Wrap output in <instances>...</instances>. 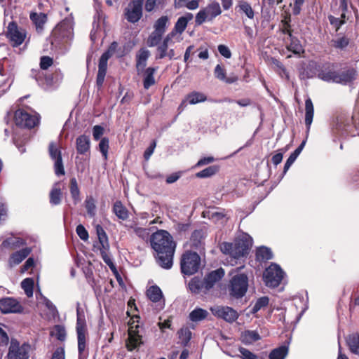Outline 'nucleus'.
Wrapping results in <instances>:
<instances>
[{
  "label": "nucleus",
  "mask_w": 359,
  "mask_h": 359,
  "mask_svg": "<svg viewBox=\"0 0 359 359\" xmlns=\"http://www.w3.org/2000/svg\"><path fill=\"white\" fill-rule=\"evenodd\" d=\"M151 245L156 252V262L165 269L172 266L176 245L171 235L165 230L154 233L150 239Z\"/></svg>",
  "instance_id": "1"
},
{
  "label": "nucleus",
  "mask_w": 359,
  "mask_h": 359,
  "mask_svg": "<svg viewBox=\"0 0 359 359\" xmlns=\"http://www.w3.org/2000/svg\"><path fill=\"white\" fill-rule=\"evenodd\" d=\"M252 245V238L247 233L236 238L233 243L224 242L221 244L222 253L229 255L234 259H240L248 255Z\"/></svg>",
  "instance_id": "2"
},
{
  "label": "nucleus",
  "mask_w": 359,
  "mask_h": 359,
  "mask_svg": "<svg viewBox=\"0 0 359 359\" xmlns=\"http://www.w3.org/2000/svg\"><path fill=\"white\" fill-rule=\"evenodd\" d=\"M201 266V257L194 252L187 251L181 258L180 268L183 274L191 276L196 273Z\"/></svg>",
  "instance_id": "3"
},
{
  "label": "nucleus",
  "mask_w": 359,
  "mask_h": 359,
  "mask_svg": "<svg viewBox=\"0 0 359 359\" xmlns=\"http://www.w3.org/2000/svg\"><path fill=\"white\" fill-rule=\"evenodd\" d=\"M169 25L170 19L167 15H163L155 21L153 26L154 31L147 39V43L149 47H154L160 43Z\"/></svg>",
  "instance_id": "4"
},
{
  "label": "nucleus",
  "mask_w": 359,
  "mask_h": 359,
  "mask_svg": "<svg viewBox=\"0 0 359 359\" xmlns=\"http://www.w3.org/2000/svg\"><path fill=\"white\" fill-rule=\"evenodd\" d=\"M248 288V278L241 273L232 277L229 285V295L234 299H240L245 295Z\"/></svg>",
  "instance_id": "5"
},
{
  "label": "nucleus",
  "mask_w": 359,
  "mask_h": 359,
  "mask_svg": "<svg viewBox=\"0 0 359 359\" xmlns=\"http://www.w3.org/2000/svg\"><path fill=\"white\" fill-rule=\"evenodd\" d=\"M222 13L220 4L212 1L205 7L201 8L195 17L196 25H201L205 21H212Z\"/></svg>",
  "instance_id": "6"
},
{
  "label": "nucleus",
  "mask_w": 359,
  "mask_h": 359,
  "mask_svg": "<svg viewBox=\"0 0 359 359\" xmlns=\"http://www.w3.org/2000/svg\"><path fill=\"white\" fill-rule=\"evenodd\" d=\"M284 275L285 273L280 266L276 263H272L265 269L263 278L266 286L277 287L280 284Z\"/></svg>",
  "instance_id": "7"
},
{
  "label": "nucleus",
  "mask_w": 359,
  "mask_h": 359,
  "mask_svg": "<svg viewBox=\"0 0 359 359\" xmlns=\"http://www.w3.org/2000/svg\"><path fill=\"white\" fill-rule=\"evenodd\" d=\"M52 36L55 41L71 40L73 37V19L67 18L60 22L53 29Z\"/></svg>",
  "instance_id": "8"
},
{
  "label": "nucleus",
  "mask_w": 359,
  "mask_h": 359,
  "mask_svg": "<svg viewBox=\"0 0 359 359\" xmlns=\"http://www.w3.org/2000/svg\"><path fill=\"white\" fill-rule=\"evenodd\" d=\"M31 346L28 343L20 344L17 339H12L8 353V359H28Z\"/></svg>",
  "instance_id": "9"
},
{
  "label": "nucleus",
  "mask_w": 359,
  "mask_h": 359,
  "mask_svg": "<svg viewBox=\"0 0 359 359\" xmlns=\"http://www.w3.org/2000/svg\"><path fill=\"white\" fill-rule=\"evenodd\" d=\"M14 119L17 126L25 128H32L39 122L37 115L31 114L22 109L15 111Z\"/></svg>",
  "instance_id": "10"
},
{
  "label": "nucleus",
  "mask_w": 359,
  "mask_h": 359,
  "mask_svg": "<svg viewBox=\"0 0 359 359\" xmlns=\"http://www.w3.org/2000/svg\"><path fill=\"white\" fill-rule=\"evenodd\" d=\"M6 36L12 46L17 47L24 42L26 32L23 29L18 27L14 21H12L8 23L7 27Z\"/></svg>",
  "instance_id": "11"
},
{
  "label": "nucleus",
  "mask_w": 359,
  "mask_h": 359,
  "mask_svg": "<svg viewBox=\"0 0 359 359\" xmlns=\"http://www.w3.org/2000/svg\"><path fill=\"white\" fill-rule=\"evenodd\" d=\"M144 0H133L126 8L125 15L126 20L131 22H138L142 17V7Z\"/></svg>",
  "instance_id": "12"
},
{
  "label": "nucleus",
  "mask_w": 359,
  "mask_h": 359,
  "mask_svg": "<svg viewBox=\"0 0 359 359\" xmlns=\"http://www.w3.org/2000/svg\"><path fill=\"white\" fill-rule=\"evenodd\" d=\"M49 154L53 161H54V170L57 176L64 175L65 168L62 163V154L59 147L53 142L49 144Z\"/></svg>",
  "instance_id": "13"
},
{
  "label": "nucleus",
  "mask_w": 359,
  "mask_h": 359,
  "mask_svg": "<svg viewBox=\"0 0 359 359\" xmlns=\"http://www.w3.org/2000/svg\"><path fill=\"white\" fill-rule=\"evenodd\" d=\"M212 314L219 318L224 319L228 323H233L238 318V312L229 306H215L211 308Z\"/></svg>",
  "instance_id": "14"
},
{
  "label": "nucleus",
  "mask_w": 359,
  "mask_h": 359,
  "mask_svg": "<svg viewBox=\"0 0 359 359\" xmlns=\"http://www.w3.org/2000/svg\"><path fill=\"white\" fill-rule=\"evenodd\" d=\"M142 327H140L138 325L135 327H130L128 330V339L127 342V347L129 351H133L143 344L142 334Z\"/></svg>",
  "instance_id": "15"
},
{
  "label": "nucleus",
  "mask_w": 359,
  "mask_h": 359,
  "mask_svg": "<svg viewBox=\"0 0 359 359\" xmlns=\"http://www.w3.org/2000/svg\"><path fill=\"white\" fill-rule=\"evenodd\" d=\"M0 311L3 313H18L22 312L23 308L16 299L6 297L0 299Z\"/></svg>",
  "instance_id": "16"
},
{
  "label": "nucleus",
  "mask_w": 359,
  "mask_h": 359,
  "mask_svg": "<svg viewBox=\"0 0 359 359\" xmlns=\"http://www.w3.org/2000/svg\"><path fill=\"white\" fill-rule=\"evenodd\" d=\"M111 55V54L109 50L105 51L99 60L98 72L96 79V84L98 88H101L103 85L107 73L108 60Z\"/></svg>",
  "instance_id": "17"
},
{
  "label": "nucleus",
  "mask_w": 359,
  "mask_h": 359,
  "mask_svg": "<svg viewBox=\"0 0 359 359\" xmlns=\"http://www.w3.org/2000/svg\"><path fill=\"white\" fill-rule=\"evenodd\" d=\"M224 271L222 268L208 273L203 280L204 290L205 291L210 290L217 282L219 281L224 277Z\"/></svg>",
  "instance_id": "18"
},
{
  "label": "nucleus",
  "mask_w": 359,
  "mask_h": 359,
  "mask_svg": "<svg viewBox=\"0 0 359 359\" xmlns=\"http://www.w3.org/2000/svg\"><path fill=\"white\" fill-rule=\"evenodd\" d=\"M30 248H24L18 251L12 253L8 259L11 266H15L21 263L31 252Z\"/></svg>",
  "instance_id": "19"
},
{
  "label": "nucleus",
  "mask_w": 359,
  "mask_h": 359,
  "mask_svg": "<svg viewBox=\"0 0 359 359\" xmlns=\"http://www.w3.org/2000/svg\"><path fill=\"white\" fill-rule=\"evenodd\" d=\"M337 76V72L329 66L323 67L318 73V77L327 83H336Z\"/></svg>",
  "instance_id": "20"
},
{
  "label": "nucleus",
  "mask_w": 359,
  "mask_h": 359,
  "mask_svg": "<svg viewBox=\"0 0 359 359\" xmlns=\"http://www.w3.org/2000/svg\"><path fill=\"white\" fill-rule=\"evenodd\" d=\"M357 76V72L353 68L348 69L346 71L338 72L337 76L336 83H341L346 85L348 83L352 82L355 79Z\"/></svg>",
  "instance_id": "21"
},
{
  "label": "nucleus",
  "mask_w": 359,
  "mask_h": 359,
  "mask_svg": "<svg viewBox=\"0 0 359 359\" xmlns=\"http://www.w3.org/2000/svg\"><path fill=\"white\" fill-rule=\"evenodd\" d=\"M76 148L77 153L79 154H85L90 151V140L89 136L81 135L76 140Z\"/></svg>",
  "instance_id": "22"
},
{
  "label": "nucleus",
  "mask_w": 359,
  "mask_h": 359,
  "mask_svg": "<svg viewBox=\"0 0 359 359\" xmlns=\"http://www.w3.org/2000/svg\"><path fill=\"white\" fill-rule=\"evenodd\" d=\"M314 115V108L312 100L308 97L305 100V124L306 126V133L308 134L313 121Z\"/></svg>",
  "instance_id": "23"
},
{
  "label": "nucleus",
  "mask_w": 359,
  "mask_h": 359,
  "mask_svg": "<svg viewBox=\"0 0 359 359\" xmlns=\"http://www.w3.org/2000/svg\"><path fill=\"white\" fill-rule=\"evenodd\" d=\"M157 70V67H148L143 71V86L144 88L148 90L151 86L156 83L154 74Z\"/></svg>",
  "instance_id": "24"
},
{
  "label": "nucleus",
  "mask_w": 359,
  "mask_h": 359,
  "mask_svg": "<svg viewBox=\"0 0 359 359\" xmlns=\"http://www.w3.org/2000/svg\"><path fill=\"white\" fill-rule=\"evenodd\" d=\"M194 18L191 13H186L183 16H181L177 20L173 30L178 34H182L186 29L187 24Z\"/></svg>",
  "instance_id": "25"
},
{
  "label": "nucleus",
  "mask_w": 359,
  "mask_h": 359,
  "mask_svg": "<svg viewBox=\"0 0 359 359\" xmlns=\"http://www.w3.org/2000/svg\"><path fill=\"white\" fill-rule=\"evenodd\" d=\"M112 212L121 220L125 221L129 217L128 209L123 205L121 201H116L112 208Z\"/></svg>",
  "instance_id": "26"
},
{
  "label": "nucleus",
  "mask_w": 359,
  "mask_h": 359,
  "mask_svg": "<svg viewBox=\"0 0 359 359\" xmlns=\"http://www.w3.org/2000/svg\"><path fill=\"white\" fill-rule=\"evenodd\" d=\"M207 213L208 214L209 219L216 224H222L227 220L226 215L224 210L213 209L209 210Z\"/></svg>",
  "instance_id": "27"
},
{
  "label": "nucleus",
  "mask_w": 359,
  "mask_h": 359,
  "mask_svg": "<svg viewBox=\"0 0 359 359\" xmlns=\"http://www.w3.org/2000/svg\"><path fill=\"white\" fill-rule=\"evenodd\" d=\"M149 51L147 49L142 48L140 50L136 56V67L140 74V69L143 70L147 66V61L149 57Z\"/></svg>",
  "instance_id": "28"
},
{
  "label": "nucleus",
  "mask_w": 359,
  "mask_h": 359,
  "mask_svg": "<svg viewBox=\"0 0 359 359\" xmlns=\"http://www.w3.org/2000/svg\"><path fill=\"white\" fill-rule=\"evenodd\" d=\"M261 337L256 330H245L241 334V341L245 344H252L259 340Z\"/></svg>",
  "instance_id": "29"
},
{
  "label": "nucleus",
  "mask_w": 359,
  "mask_h": 359,
  "mask_svg": "<svg viewBox=\"0 0 359 359\" xmlns=\"http://www.w3.org/2000/svg\"><path fill=\"white\" fill-rule=\"evenodd\" d=\"M95 230L101 247L104 250H108L109 248V244L105 231L100 224L96 225Z\"/></svg>",
  "instance_id": "30"
},
{
  "label": "nucleus",
  "mask_w": 359,
  "mask_h": 359,
  "mask_svg": "<svg viewBox=\"0 0 359 359\" xmlns=\"http://www.w3.org/2000/svg\"><path fill=\"white\" fill-rule=\"evenodd\" d=\"M13 81V76L11 74H7L4 69L0 70V88H4L3 92L9 89Z\"/></svg>",
  "instance_id": "31"
},
{
  "label": "nucleus",
  "mask_w": 359,
  "mask_h": 359,
  "mask_svg": "<svg viewBox=\"0 0 359 359\" xmlns=\"http://www.w3.org/2000/svg\"><path fill=\"white\" fill-rule=\"evenodd\" d=\"M288 354V346L286 345L280 346L273 349L269 355V359H285Z\"/></svg>",
  "instance_id": "32"
},
{
  "label": "nucleus",
  "mask_w": 359,
  "mask_h": 359,
  "mask_svg": "<svg viewBox=\"0 0 359 359\" xmlns=\"http://www.w3.org/2000/svg\"><path fill=\"white\" fill-rule=\"evenodd\" d=\"M346 343L351 351L358 354L359 351V334L353 333L349 334L346 339Z\"/></svg>",
  "instance_id": "33"
},
{
  "label": "nucleus",
  "mask_w": 359,
  "mask_h": 359,
  "mask_svg": "<svg viewBox=\"0 0 359 359\" xmlns=\"http://www.w3.org/2000/svg\"><path fill=\"white\" fill-rule=\"evenodd\" d=\"M208 312L201 308H196L189 315V320L192 322L201 321L207 318Z\"/></svg>",
  "instance_id": "34"
},
{
  "label": "nucleus",
  "mask_w": 359,
  "mask_h": 359,
  "mask_svg": "<svg viewBox=\"0 0 359 359\" xmlns=\"http://www.w3.org/2000/svg\"><path fill=\"white\" fill-rule=\"evenodd\" d=\"M206 100V95L204 93L198 91H193L187 95V100H188V104H196L203 102Z\"/></svg>",
  "instance_id": "35"
},
{
  "label": "nucleus",
  "mask_w": 359,
  "mask_h": 359,
  "mask_svg": "<svg viewBox=\"0 0 359 359\" xmlns=\"http://www.w3.org/2000/svg\"><path fill=\"white\" fill-rule=\"evenodd\" d=\"M58 183L55 184L50 192V203L52 205H57L61 203L62 191L58 187Z\"/></svg>",
  "instance_id": "36"
},
{
  "label": "nucleus",
  "mask_w": 359,
  "mask_h": 359,
  "mask_svg": "<svg viewBox=\"0 0 359 359\" xmlns=\"http://www.w3.org/2000/svg\"><path fill=\"white\" fill-rule=\"evenodd\" d=\"M256 257L259 261H267L273 258V253L269 248L261 246L257 249Z\"/></svg>",
  "instance_id": "37"
},
{
  "label": "nucleus",
  "mask_w": 359,
  "mask_h": 359,
  "mask_svg": "<svg viewBox=\"0 0 359 359\" xmlns=\"http://www.w3.org/2000/svg\"><path fill=\"white\" fill-rule=\"evenodd\" d=\"M2 244L4 247L16 248L25 245L27 243L23 238L19 237H10L4 240Z\"/></svg>",
  "instance_id": "38"
},
{
  "label": "nucleus",
  "mask_w": 359,
  "mask_h": 359,
  "mask_svg": "<svg viewBox=\"0 0 359 359\" xmlns=\"http://www.w3.org/2000/svg\"><path fill=\"white\" fill-rule=\"evenodd\" d=\"M147 295L153 302H157L163 297L162 291L157 285L150 287L147 291Z\"/></svg>",
  "instance_id": "39"
},
{
  "label": "nucleus",
  "mask_w": 359,
  "mask_h": 359,
  "mask_svg": "<svg viewBox=\"0 0 359 359\" xmlns=\"http://www.w3.org/2000/svg\"><path fill=\"white\" fill-rule=\"evenodd\" d=\"M180 343L183 346H187L192 336V333L188 327H182L177 332Z\"/></svg>",
  "instance_id": "40"
},
{
  "label": "nucleus",
  "mask_w": 359,
  "mask_h": 359,
  "mask_svg": "<svg viewBox=\"0 0 359 359\" xmlns=\"http://www.w3.org/2000/svg\"><path fill=\"white\" fill-rule=\"evenodd\" d=\"M237 8H238L240 12L245 13L248 18L252 19L254 18V11L248 2L241 0L238 2Z\"/></svg>",
  "instance_id": "41"
},
{
  "label": "nucleus",
  "mask_w": 359,
  "mask_h": 359,
  "mask_svg": "<svg viewBox=\"0 0 359 359\" xmlns=\"http://www.w3.org/2000/svg\"><path fill=\"white\" fill-rule=\"evenodd\" d=\"M188 286L190 291L194 294H198L203 289H204L203 280H201L197 277L193 278L189 281Z\"/></svg>",
  "instance_id": "42"
},
{
  "label": "nucleus",
  "mask_w": 359,
  "mask_h": 359,
  "mask_svg": "<svg viewBox=\"0 0 359 359\" xmlns=\"http://www.w3.org/2000/svg\"><path fill=\"white\" fill-rule=\"evenodd\" d=\"M70 194L75 203L80 201V191L75 177L70 180Z\"/></svg>",
  "instance_id": "43"
},
{
  "label": "nucleus",
  "mask_w": 359,
  "mask_h": 359,
  "mask_svg": "<svg viewBox=\"0 0 359 359\" xmlns=\"http://www.w3.org/2000/svg\"><path fill=\"white\" fill-rule=\"evenodd\" d=\"M269 303V298L266 296L259 297L257 299L255 305L253 306L251 313L255 314L262 309L266 307Z\"/></svg>",
  "instance_id": "44"
},
{
  "label": "nucleus",
  "mask_w": 359,
  "mask_h": 359,
  "mask_svg": "<svg viewBox=\"0 0 359 359\" xmlns=\"http://www.w3.org/2000/svg\"><path fill=\"white\" fill-rule=\"evenodd\" d=\"M21 287L28 297L33 296L34 280L31 278L24 279L21 283Z\"/></svg>",
  "instance_id": "45"
},
{
  "label": "nucleus",
  "mask_w": 359,
  "mask_h": 359,
  "mask_svg": "<svg viewBox=\"0 0 359 359\" xmlns=\"http://www.w3.org/2000/svg\"><path fill=\"white\" fill-rule=\"evenodd\" d=\"M85 207L88 215L90 217H93L96 214L95 201L92 196H88L85 201Z\"/></svg>",
  "instance_id": "46"
},
{
  "label": "nucleus",
  "mask_w": 359,
  "mask_h": 359,
  "mask_svg": "<svg viewBox=\"0 0 359 359\" xmlns=\"http://www.w3.org/2000/svg\"><path fill=\"white\" fill-rule=\"evenodd\" d=\"M217 171L218 167L217 165H211L197 172L196 176L198 178H207L214 175Z\"/></svg>",
  "instance_id": "47"
},
{
  "label": "nucleus",
  "mask_w": 359,
  "mask_h": 359,
  "mask_svg": "<svg viewBox=\"0 0 359 359\" xmlns=\"http://www.w3.org/2000/svg\"><path fill=\"white\" fill-rule=\"evenodd\" d=\"M109 148V141L108 137H102L99 143V150L104 161L108 158V151Z\"/></svg>",
  "instance_id": "48"
},
{
  "label": "nucleus",
  "mask_w": 359,
  "mask_h": 359,
  "mask_svg": "<svg viewBox=\"0 0 359 359\" xmlns=\"http://www.w3.org/2000/svg\"><path fill=\"white\" fill-rule=\"evenodd\" d=\"M287 48L294 54H300L303 51L301 43L294 37L290 39V43L287 46Z\"/></svg>",
  "instance_id": "49"
},
{
  "label": "nucleus",
  "mask_w": 359,
  "mask_h": 359,
  "mask_svg": "<svg viewBox=\"0 0 359 359\" xmlns=\"http://www.w3.org/2000/svg\"><path fill=\"white\" fill-rule=\"evenodd\" d=\"M76 333L78 342L86 343V323H82L79 320V323L76 324Z\"/></svg>",
  "instance_id": "50"
},
{
  "label": "nucleus",
  "mask_w": 359,
  "mask_h": 359,
  "mask_svg": "<svg viewBox=\"0 0 359 359\" xmlns=\"http://www.w3.org/2000/svg\"><path fill=\"white\" fill-rule=\"evenodd\" d=\"M46 15L43 13H32L30 19L36 25L37 27H41L46 21Z\"/></svg>",
  "instance_id": "51"
},
{
  "label": "nucleus",
  "mask_w": 359,
  "mask_h": 359,
  "mask_svg": "<svg viewBox=\"0 0 359 359\" xmlns=\"http://www.w3.org/2000/svg\"><path fill=\"white\" fill-rule=\"evenodd\" d=\"M41 299L43 301V304L48 309V310L49 311V312L50 313L52 316L53 318H55L57 316H58V314H59L58 311H57L56 306H55V304L50 299H48L45 296H43L41 294Z\"/></svg>",
  "instance_id": "52"
},
{
  "label": "nucleus",
  "mask_w": 359,
  "mask_h": 359,
  "mask_svg": "<svg viewBox=\"0 0 359 359\" xmlns=\"http://www.w3.org/2000/svg\"><path fill=\"white\" fill-rule=\"evenodd\" d=\"M332 45L338 49L345 48L349 43V39L346 36H341L337 39L332 40Z\"/></svg>",
  "instance_id": "53"
},
{
  "label": "nucleus",
  "mask_w": 359,
  "mask_h": 359,
  "mask_svg": "<svg viewBox=\"0 0 359 359\" xmlns=\"http://www.w3.org/2000/svg\"><path fill=\"white\" fill-rule=\"evenodd\" d=\"M107 250H104V248H102L101 247V249H100L101 256H102L104 262H105V264L110 268V269L113 271H116V266L114 265L110 256L107 254Z\"/></svg>",
  "instance_id": "54"
},
{
  "label": "nucleus",
  "mask_w": 359,
  "mask_h": 359,
  "mask_svg": "<svg viewBox=\"0 0 359 359\" xmlns=\"http://www.w3.org/2000/svg\"><path fill=\"white\" fill-rule=\"evenodd\" d=\"M215 77L219 81H224L226 80V70L219 64L217 65L214 69Z\"/></svg>",
  "instance_id": "55"
},
{
  "label": "nucleus",
  "mask_w": 359,
  "mask_h": 359,
  "mask_svg": "<svg viewBox=\"0 0 359 359\" xmlns=\"http://www.w3.org/2000/svg\"><path fill=\"white\" fill-rule=\"evenodd\" d=\"M56 338L60 341H64L66 338V330L63 325H56L54 327Z\"/></svg>",
  "instance_id": "56"
},
{
  "label": "nucleus",
  "mask_w": 359,
  "mask_h": 359,
  "mask_svg": "<svg viewBox=\"0 0 359 359\" xmlns=\"http://www.w3.org/2000/svg\"><path fill=\"white\" fill-rule=\"evenodd\" d=\"M168 49V46L165 43H161L157 47V54L156 55V60L163 59L167 56V51Z\"/></svg>",
  "instance_id": "57"
},
{
  "label": "nucleus",
  "mask_w": 359,
  "mask_h": 359,
  "mask_svg": "<svg viewBox=\"0 0 359 359\" xmlns=\"http://www.w3.org/2000/svg\"><path fill=\"white\" fill-rule=\"evenodd\" d=\"M239 352L241 354L242 359H258V357L255 353H252L245 348L240 347Z\"/></svg>",
  "instance_id": "58"
},
{
  "label": "nucleus",
  "mask_w": 359,
  "mask_h": 359,
  "mask_svg": "<svg viewBox=\"0 0 359 359\" xmlns=\"http://www.w3.org/2000/svg\"><path fill=\"white\" fill-rule=\"evenodd\" d=\"M79 359H86L88 355L86 343L78 342Z\"/></svg>",
  "instance_id": "59"
},
{
  "label": "nucleus",
  "mask_w": 359,
  "mask_h": 359,
  "mask_svg": "<svg viewBox=\"0 0 359 359\" xmlns=\"http://www.w3.org/2000/svg\"><path fill=\"white\" fill-rule=\"evenodd\" d=\"M76 231L79 238L83 241H87L88 238V233L86 228L82 225L79 224L76 228Z\"/></svg>",
  "instance_id": "60"
},
{
  "label": "nucleus",
  "mask_w": 359,
  "mask_h": 359,
  "mask_svg": "<svg viewBox=\"0 0 359 359\" xmlns=\"http://www.w3.org/2000/svg\"><path fill=\"white\" fill-rule=\"evenodd\" d=\"M104 128L101 126L96 125L93 128V136L95 140H99L104 134Z\"/></svg>",
  "instance_id": "61"
},
{
  "label": "nucleus",
  "mask_w": 359,
  "mask_h": 359,
  "mask_svg": "<svg viewBox=\"0 0 359 359\" xmlns=\"http://www.w3.org/2000/svg\"><path fill=\"white\" fill-rule=\"evenodd\" d=\"M53 58L48 57V56H43L41 57L40 61V67L42 69H47L48 67H50L53 64Z\"/></svg>",
  "instance_id": "62"
},
{
  "label": "nucleus",
  "mask_w": 359,
  "mask_h": 359,
  "mask_svg": "<svg viewBox=\"0 0 359 359\" xmlns=\"http://www.w3.org/2000/svg\"><path fill=\"white\" fill-rule=\"evenodd\" d=\"M217 49L219 53L225 58L229 59L231 57V52L226 46L223 44L219 45Z\"/></svg>",
  "instance_id": "63"
},
{
  "label": "nucleus",
  "mask_w": 359,
  "mask_h": 359,
  "mask_svg": "<svg viewBox=\"0 0 359 359\" xmlns=\"http://www.w3.org/2000/svg\"><path fill=\"white\" fill-rule=\"evenodd\" d=\"M50 359H65V349L62 347L57 348Z\"/></svg>",
  "instance_id": "64"
}]
</instances>
